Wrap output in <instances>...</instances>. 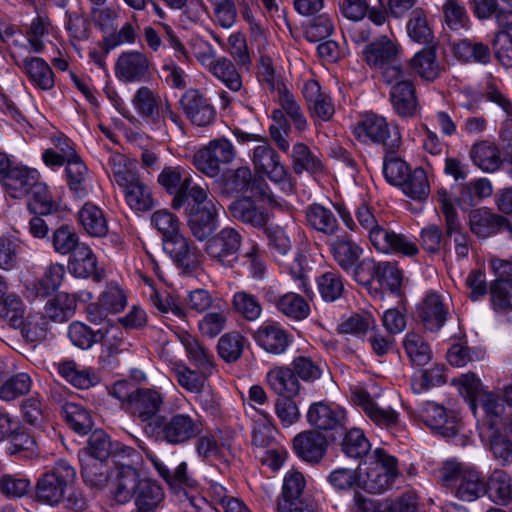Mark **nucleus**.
<instances>
[{
    "label": "nucleus",
    "mask_w": 512,
    "mask_h": 512,
    "mask_svg": "<svg viewBox=\"0 0 512 512\" xmlns=\"http://www.w3.org/2000/svg\"><path fill=\"white\" fill-rule=\"evenodd\" d=\"M305 220L310 228L329 237L337 235L340 231V224L334 211L318 203L306 208Z\"/></svg>",
    "instance_id": "obj_31"
},
{
    "label": "nucleus",
    "mask_w": 512,
    "mask_h": 512,
    "mask_svg": "<svg viewBox=\"0 0 512 512\" xmlns=\"http://www.w3.org/2000/svg\"><path fill=\"white\" fill-rule=\"evenodd\" d=\"M291 158L292 168L296 174H301L304 171L316 173L323 169L320 158L304 143L294 144Z\"/></svg>",
    "instance_id": "obj_50"
},
{
    "label": "nucleus",
    "mask_w": 512,
    "mask_h": 512,
    "mask_svg": "<svg viewBox=\"0 0 512 512\" xmlns=\"http://www.w3.org/2000/svg\"><path fill=\"white\" fill-rule=\"evenodd\" d=\"M99 343L102 344L99 359L105 365L111 366L116 363L117 356L128 350L130 344L124 338V332L115 325H108L101 328Z\"/></svg>",
    "instance_id": "obj_29"
},
{
    "label": "nucleus",
    "mask_w": 512,
    "mask_h": 512,
    "mask_svg": "<svg viewBox=\"0 0 512 512\" xmlns=\"http://www.w3.org/2000/svg\"><path fill=\"white\" fill-rule=\"evenodd\" d=\"M68 268L75 277H93L96 281L101 280L97 270V257L84 242L70 255Z\"/></svg>",
    "instance_id": "obj_33"
},
{
    "label": "nucleus",
    "mask_w": 512,
    "mask_h": 512,
    "mask_svg": "<svg viewBox=\"0 0 512 512\" xmlns=\"http://www.w3.org/2000/svg\"><path fill=\"white\" fill-rule=\"evenodd\" d=\"M353 401L378 426L388 428L398 422L399 415L396 411L391 408L380 407L365 390H356L353 393Z\"/></svg>",
    "instance_id": "obj_32"
},
{
    "label": "nucleus",
    "mask_w": 512,
    "mask_h": 512,
    "mask_svg": "<svg viewBox=\"0 0 512 512\" xmlns=\"http://www.w3.org/2000/svg\"><path fill=\"white\" fill-rule=\"evenodd\" d=\"M335 262L344 270L355 272L359 266L358 261L362 254V248L348 235L337 236L329 244Z\"/></svg>",
    "instance_id": "obj_30"
},
{
    "label": "nucleus",
    "mask_w": 512,
    "mask_h": 512,
    "mask_svg": "<svg viewBox=\"0 0 512 512\" xmlns=\"http://www.w3.org/2000/svg\"><path fill=\"white\" fill-rule=\"evenodd\" d=\"M408 36L419 44H428L433 39V32L427 19V11L421 7L414 8L407 23Z\"/></svg>",
    "instance_id": "obj_53"
},
{
    "label": "nucleus",
    "mask_w": 512,
    "mask_h": 512,
    "mask_svg": "<svg viewBox=\"0 0 512 512\" xmlns=\"http://www.w3.org/2000/svg\"><path fill=\"white\" fill-rule=\"evenodd\" d=\"M399 186L402 187L405 195L417 201L427 199L430 192L427 175L422 168H416L413 172H410Z\"/></svg>",
    "instance_id": "obj_58"
},
{
    "label": "nucleus",
    "mask_w": 512,
    "mask_h": 512,
    "mask_svg": "<svg viewBox=\"0 0 512 512\" xmlns=\"http://www.w3.org/2000/svg\"><path fill=\"white\" fill-rule=\"evenodd\" d=\"M441 478L443 485L453 489L460 500L470 502L486 494V481L481 474L460 463H445Z\"/></svg>",
    "instance_id": "obj_4"
},
{
    "label": "nucleus",
    "mask_w": 512,
    "mask_h": 512,
    "mask_svg": "<svg viewBox=\"0 0 512 512\" xmlns=\"http://www.w3.org/2000/svg\"><path fill=\"white\" fill-rule=\"evenodd\" d=\"M492 185L486 178L460 185L459 201L468 206L476 205L480 200L492 194Z\"/></svg>",
    "instance_id": "obj_61"
},
{
    "label": "nucleus",
    "mask_w": 512,
    "mask_h": 512,
    "mask_svg": "<svg viewBox=\"0 0 512 512\" xmlns=\"http://www.w3.org/2000/svg\"><path fill=\"white\" fill-rule=\"evenodd\" d=\"M38 172L25 167H14L5 180L4 187L9 197L22 199L29 195L34 189L42 190L43 186L38 183Z\"/></svg>",
    "instance_id": "obj_23"
},
{
    "label": "nucleus",
    "mask_w": 512,
    "mask_h": 512,
    "mask_svg": "<svg viewBox=\"0 0 512 512\" xmlns=\"http://www.w3.org/2000/svg\"><path fill=\"white\" fill-rule=\"evenodd\" d=\"M371 244L383 253H400L405 256H414L418 253L417 245L408 237L397 234L379 225L369 236Z\"/></svg>",
    "instance_id": "obj_18"
},
{
    "label": "nucleus",
    "mask_w": 512,
    "mask_h": 512,
    "mask_svg": "<svg viewBox=\"0 0 512 512\" xmlns=\"http://www.w3.org/2000/svg\"><path fill=\"white\" fill-rule=\"evenodd\" d=\"M132 104L141 117L150 120L158 129L161 128V97L157 93L147 86H142L135 92Z\"/></svg>",
    "instance_id": "obj_35"
},
{
    "label": "nucleus",
    "mask_w": 512,
    "mask_h": 512,
    "mask_svg": "<svg viewBox=\"0 0 512 512\" xmlns=\"http://www.w3.org/2000/svg\"><path fill=\"white\" fill-rule=\"evenodd\" d=\"M270 388L280 397L296 396L300 390L299 381L292 369L275 367L267 373Z\"/></svg>",
    "instance_id": "obj_40"
},
{
    "label": "nucleus",
    "mask_w": 512,
    "mask_h": 512,
    "mask_svg": "<svg viewBox=\"0 0 512 512\" xmlns=\"http://www.w3.org/2000/svg\"><path fill=\"white\" fill-rule=\"evenodd\" d=\"M58 372L69 383L80 389H88L99 382L97 374L91 368H80L74 361L60 363Z\"/></svg>",
    "instance_id": "obj_46"
},
{
    "label": "nucleus",
    "mask_w": 512,
    "mask_h": 512,
    "mask_svg": "<svg viewBox=\"0 0 512 512\" xmlns=\"http://www.w3.org/2000/svg\"><path fill=\"white\" fill-rule=\"evenodd\" d=\"M390 102L398 116L402 118L413 117L418 108L413 82L402 80L395 83L390 90Z\"/></svg>",
    "instance_id": "obj_27"
},
{
    "label": "nucleus",
    "mask_w": 512,
    "mask_h": 512,
    "mask_svg": "<svg viewBox=\"0 0 512 512\" xmlns=\"http://www.w3.org/2000/svg\"><path fill=\"white\" fill-rule=\"evenodd\" d=\"M228 211L232 218L258 229H263L270 219L266 208L258 205L250 197L234 200L228 206Z\"/></svg>",
    "instance_id": "obj_21"
},
{
    "label": "nucleus",
    "mask_w": 512,
    "mask_h": 512,
    "mask_svg": "<svg viewBox=\"0 0 512 512\" xmlns=\"http://www.w3.org/2000/svg\"><path fill=\"white\" fill-rule=\"evenodd\" d=\"M307 420L317 430H333L344 425L345 412L334 404L315 402L308 409Z\"/></svg>",
    "instance_id": "obj_24"
},
{
    "label": "nucleus",
    "mask_w": 512,
    "mask_h": 512,
    "mask_svg": "<svg viewBox=\"0 0 512 512\" xmlns=\"http://www.w3.org/2000/svg\"><path fill=\"white\" fill-rule=\"evenodd\" d=\"M317 286L322 299L326 302H334L344 292V284L339 273L328 271L317 278Z\"/></svg>",
    "instance_id": "obj_63"
},
{
    "label": "nucleus",
    "mask_w": 512,
    "mask_h": 512,
    "mask_svg": "<svg viewBox=\"0 0 512 512\" xmlns=\"http://www.w3.org/2000/svg\"><path fill=\"white\" fill-rule=\"evenodd\" d=\"M89 301L92 299L90 292L79 294L58 293L49 299L44 307V315L53 322L63 323L73 317L77 307V300Z\"/></svg>",
    "instance_id": "obj_22"
},
{
    "label": "nucleus",
    "mask_w": 512,
    "mask_h": 512,
    "mask_svg": "<svg viewBox=\"0 0 512 512\" xmlns=\"http://www.w3.org/2000/svg\"><path fill=\"white\" fill-rule=\"evenodd\" d=\"M147 459L152 463L153 467L161 478L170 487H179L188 483L187 463L181 462L173 471L170 470L151 450L145 446H140Z\"/></svg>",
    "instance_id": "obj_45"
},
{
    "label": "nucleus",
    "mask_w": 512,
    "mask_h": 512,
    "mask_svg": "<svg viewBox=\"0 0 512 512\" xmlns=\"http://www.w3.org/2000/svg\"><path fill=\"white\" fill-rule=\"evenodd\" d=\"M68 337L74 346L86 350L98 343L101 337V328L93 331L83 322L73 321L68 327Z\"/></svg>",
    "instance_id": "obj_62"
},
{
    "label": "nucleus",
    "mask_w": 512,
    "mask_h": 512,
    "mask_svg": "<svg viewBox=\"0 0 512 512\" xmlns=\"http://www.w3.org/2000/svg\"><path fill=\"white\" fill-rule=\"evenodd\" d=\"M180 107L193 125L205 127L215 118L210 100L197 89H188L180 98Z\"/></svg>",
    "instance_id": "obj_15"
},
{
    "label": "nucleus",
    "mask_w": 512,
    "mask_h": 512,
    "mask_svg": "<svg viewBox=\"0 0 512 512\" xmlns=\"http://www.w3.org/2000/svg\"><path fill=\"white\" fill-rule=\"evenodd\" d=\"M152 225L163 235V249L184 272L196 270L202 263L199 249L180 233V222L168 210L155 211Z\"/></svg>",
    "instance_id": "obj_1"
},
{
    "label": "nucleus",
    "mask_w": 512,
    "mask_h": 512,
    "mask_svg": "<svg viewBox=\"0 0 512 512\" xmlns=\"http://www.w3.org/2000/svg\"><path fill=\"white\" fill-rule=\"evenodd\" d=\"M128 457L131 458L130 464L117 467L114 482V497L118 503L124 504L129 502L140 486L143 480L140 478L138 471L132 465H141V456L130 447L123 449Z\"/></svg>",
    "instance_id": "obj_11"
},
{
    "label": "nucleus",
    "mask_w": 512,
    "mask_h": 512,
    "mask_svg": "<svg viewBox=\"0 0 512 512\" xmlns=\"http://www.w3.org/2000/svg\"><path fill=\"white\" fill-rule=\"evenodd\" d=\"M241 242L242 236L236 229L225 227L206 240L205 252L213 261L231 268L238 260Z\"/></svg>",
    "instance_id": "obj_9"
},
{
    "label": "nucleus",
    "mask_w": 512,
    "mask_h": 512,
    "mask_svg": "<svg viewBox=\"0 0 512 512\" xmlns=\"http://www.w3.org/2000/svg\"><path fill=\"white\" fill-rule=\"evenodd\" d=\"M411 69L422 79L433 81L442 73V67L437 61L436 51L433 47L423 48L410 60Z\"/></svg>",
    "instance_id": "obj_41"
},
{
    "label": "nucleus",
    "mask_w": 512,
    "mask_h": 512,
    "mask_svg": "<svg viewBox=\"0 0 512 512\" xmlns=\"http://www.w3.org/2000/svg\"><path fill=\"white\" fill-rule=\"evenodd\" d=\"M31 386L32 379L27 373H17L0 386V398L4 401H12L27 394Z\"/></svg>",
    "instance_id": "obj_64"
},
{
    "label": "nucleus",
    "mask_w": 512,
    "mask_h": 512,
    "mask_svg": "<svg viewBox=\"0 0 512 512\" xmlns=\"http://www.w3.org/2000/svg\"><path fill=\"white\" fill-rule=\"evenodd\" d=\"M81 461V476L83 481L91 487L98 489L103 488L107 484L109 478V470L105 464L106 460L87 457Z\"/></svg>",
    "instance_id": "obj_55"
},
{
    "label": "nucleus",
    "mask_w": 512,
    "mask_h": 512,
    "mask_svg": "<svg viewBox=\"0 0 512 512\" xmlns=\"http://www.w3.org/2000/svg\"><path fill=\"white\" fill-rule=\"evenodd\" d=\"M178 339L185 348L188 359L198 369H214L213 354L195 336L182 332L178 334Z\"/></svg>",
    "instance_id": "obj_42"
},
{
    "label": "nucleus",
    "mask_w": 512,
    "mask_h": 512,
    "mask_svg": "<svg viewBox=\"0 0 512 512\" xmlns=\"http://www.w3.org/2000/svg\"><path fill=\"white\" fill-rule=\"evenodd\" d=\"M452 50L455 58L464 63L486 65L491 60L489 46L475 39H460L453 43Z\"/></svg>",
    "instance_id": "obj_36"
},
{
    "label": "nucleus",
    "mask_w": 512,
    "mask_h": 512,
    "mask_svg": "<svg viewBox=\"0 0 512 512\" xmlns=\"http://www.w3.org/2000/svg\"><path fill=\"white\" fill-rule=\"evenodd\" d=\"M419 416L426 426L443 437H453L458 431L456 418L435 402L422 404Z\"/></svg>",
    "instance_id": "obj_19"
},
{
    "label": "nucleus",
    "mask_w": 512,
    "mask_h": 512,
    "mask_svg": "<svg viewBox=\"0 0 512 512\" xmlns=\"http://www.w3.org/2000/svg\"><path fill=\"white\" fill-rule=\"evenodd\" d=\"M159 184L171 195L172 207L180 209L188 200L191 199V191L195 185H192V178L181 167H164L158 176Z\"/></svg>",
    "instance_id": "obj_13"
},
{
    "label": "nucleus",
    "mask_w": 512,
    "mask_h": 512,
    "mask_svg": "<svg viewBox=\"0 0 512 512\" xmlns=\"http://www.w3.org/2000/svg\"><path fill=\"white\" fill-rule=\"evenodd\" d=\"M78 221L91 237L102 238L108 234V222L103 210L92 202H86L78 211Z\"/></svg>",
    "instance_id": "obj_38"
},
{
    "label": "nucleus",
    "mask_w": 512,
    "mask_h": 512,
    "mask_svg": "<svg viewBox=\"0 0 512 512\" xmlns=\"http://www.w3.org/2000/svg\"><path fill=\"white\" fill-rule=\"evenodd\" d=\"M477 407H481L485 413L488 427H491L492 422L495 423L494 427H498L505 409L504 402L498 395L488 391L479 393L471 402L474 411Z\"/></svg>",
    "instance_id": "obj_49"
},
{
    "label": "nucleus",
    "mask_w": 512,
    "mask_h": 512,
    "mask_svg": "<svg viewBox=\"0 0 512 512\" xmlns=\"http://www.w3.org/2000/svg\"><path fill=\"white\" fill-rule=\"evenodd\" d=\"M62 415L67 425L76 433L85 435L93 426L90 412L80 404L66 402L62 406Z\"/></svg>",
    "instance_id": "obj_52"
},
{
    "label": "nucleus",
    "mask_w": 512,
    "mask_h": 512,
    "mask_svg": "<svg viewBox=\"0 0 512 512\" xmlns=\"http://www.w3.org/2000/svg\"><path fill=\"white\" fill-rule=\"evenodd\" d=\"M184 206L192 235L199 241L207 240L218 227L217 218L221 205L206 189L195 185L191 191V199Z\"/></svg>",
    "instance_id": "obj_3"
},
{
    "label": "nucleus",
    "mask_w": 512,
    "mask_h": 512,
    "mask_svg": "<svg viewBox=\"0 0 512 512\" xmlns=\"http://www.w3.org/2000/svg\"><path fill=\"white\" fill-rule=\"evenodd\" d=\"M373 457L374 461L369 464L365 473L359 472L358 487L368 493L377 494L389 489L399 472L397 459L385 450L377 448Z\"/></svg>",
    "instance_id": "obj_5"
},
{
    "label": "nucleus",
    "mask_w": 512,
    "mask_h": 512,
    "mask_svg": "<svg viewBox=\"0 0 512 512\" xmlns=\"http://www.w3.org/2000/svg\"><path fill=\"white\" fill-rule=\"evenodd\" d=\"M143 428L148 437L170 446L185 445L203 431L202 422L197 415L182 412L161 415Z\"/></svg>",
    "instance_id": "obj_2"
},
{
    "label": "nucleus",
    "mask_w": 512,
    "mask_h": 512,
    "mask_svg": "<svg viewBox=\"0 0 512 512\" xmlns=\"http://www.w3.org/2000/svg\"><path fill=\"white\" fill-rule=\"evenodd\" d=\"M354 131L358 138L382 144L388 152H394L401 143L398 127L388 124L384 117L373 113L366 114Z\"/></svg>",
    "instance_id": "obj_7"
},
{
    "label": "nucleus",
    "mask_w": 512,
    "mask_h": 512,
    "mask_svg": "<svg viewBox=\"0 0 512 512\" xmlns=\"http://www.w3.org/2000/svg\"><path fill=\"white\" fill-rule=\"evenodd\" d=\"M402 278V272L397 265L389 261L363 260L355 269L356 281L370 284L372 280H376L382 288L392 293L400 290Z\"/></svg>",
    "instance_id": "obj_8"
},
{
    "label": "nucleus",
    "mask_w": 512,
    "mask_h": 512,
    "mask_svg": "<svg viewBox=\"0 0 512 512\" xmlns=\"http://www.w3.org/2000/svg\"><path fill=\"white\" fill-rule=\"evenodd\" d=\"M120 188L123 190L125 200L131 209L135 211H148L152 208L153 199L151 191L138 174Z\"/></svg>",
    "instance_id": "obj_39"
},
{
    "label": "nucleus",
    "mask_w": 512,
    "mask_h": 512,
    "mask_svg": "<svg viewBox=\"0 0 512 512\" xmlns=\"http://www.w3.org/2000/svg\"><path fill=\"white\" fill-rule=\"evenodd\" d=\"M20 67L35 87L47 91L54 87L55 79L52 68L40 57H27Z\"/></svg>",
    "instance_id": "obj_37"
},
{
    "label": "nucleus",
    "mask_w": 512,
    "mask_h": 512,
    "mask_svg": "<svg viewBox=\"0 0 512 512\" xmlns=\"http://www.w3.org/2000/svg\"><path fill=\"white\" fill-rule=\"evenodd\" d=\"M67 183L77 198H84L88 194V168L79 157L66 163Z\"/></svg>",
    "instance_id": "obj_47"
},
{
    "label": "nucleus",
    "mask_w": 512,
    "mask_h": 512,
    "mask_svg": "<svg viewBox=\"0 0 512 512\" xmlns=\"http://www.w3.org/2000/svg\"><path fill=\"white\" fill-rule=\"evenodd\" d=\"M275 94H277V99L282 110L290 118L294 127L300 132L304 131L307 128V120L294 95L286 86L275 92Z\"/></svg>",
    "instance_id": "obj_59"
},
{
    "label": "nucleus",
    "mask_w": 512,
    "mask_h": 512,
    "mask_svg": "<svg viewBox=\"0 0 512 512\" xmlns=\"http://www.w3.org/2000/svg\"><path fill=\"white\" fill-rule=\"evenodd\" d=\"M448 315L447 298L435 292L428 293L419 308V318L424 327L430 331L441 329Z\"/></svg>",
    "instance_id": "obj_20"
},
{
    "label": "nucleus",
    "mask_w": 512,
    "mask_h": 512,
    "mask_svg": "<svg viewBox=\"0 0 512 512\" xmlns=\"http://www.w3.org/2000/svg\"><path fill=\"white\" fill-rule=\"evenodd\" d=\"M496 498L501 504L512 501V479L503 470H494L486 482V492Z\"/></svg>",
    "instance_id": "obj_60"
},
{
    "label": "nucleus",
    "mask_w": 512,
    "mask_h": 512,
    "mask_svg": "<svg viewBox=\"0 0 512 512\" xmlns=\"http://www.w3.org/2000/svg\"><path fill=\"white\" fill-rule=\"evenodd\" d=\"M302 92L312 116L328 121L334 115L332 99L322 91L318 81L314 79L306 81Z\"/></svg>",
    "instance_id": "obj_26"
},
{
    "label": "nucleus",
    "mask_w": 512,
    "mask_h": 512,
    "mask_svg": "<svg viewBox=\"0 0 512 512\" xmlns=\"http://www.w3.org/2000/svg\"><path fill=\"white\" fill-rule=\"evenodd\" d=\"M165 403V395L154 388H138L131 392L128 404L133 416L144 425L154 422Z\"/></svg>",
    "instance_id": "obj_10"
},
{
    "label": "nucleus",
    "mask_w": 512,
    "mask_h": 512,
    "mask_svg": "<svg viewBox=\"0 0 512 512\" xmlns=\"http://www.w3.org/2000/svg\"><path fill=\"white\" fill-rule=\"evenodd\" d=\"M210 72L231 91L238 92L242 88L241 75L229 59L216 58L210 65Z\"/></svg>",
    "instance_id": "obj_57"
},
{
    "label": "nucleus",
    "mask_w": 512,
    "mask_h": 512,
    "mask_svg": "<svg viewBox=\"0 0 512 512\" xmlns=\"http://www.w3.org/2000/svg\"><path fill=\"white\" fill-rule=\"evenodd\" d=\"M403 346L412 365L424 366L431 360L432 351L421 335L415 332L407 333Z\"/></svg>",
    "instance_id": "obj_54"
},
{
    "label": "nucleus",
    "mask_w": 512,
    "mask_h": 512,
    "mask_svg": "<svg viewBox=\"0 0 512 512\" xmlns=\"http://www.w3.org/2000/svg\"><path fill=\"white\" fill-rule=\"evenodd\" d=\"M251 158L258 173H263L270 180L278 183L287 180V170L281 164L278 153L267 140H261V143L253 149Z\"/></svg>",
    "instance_id": "obj_17"
},
{
    "label": "nucleus",
    "mask_w": 512,
    "mask_h": 512,
    "mask_svg": "<svg viewBox=\"0 0 512 512\" xmlns=\"http://www.w3.org/2000/svg\"><path fill=\"white\" fill-rule=\"evenodd\" d=\"M468 225L472 234L478 239H487L502 231H507L512 239L510 221L486 207L471 210L468 215Z\"/></svg>",
    "instance_id": "obj_12"
},
{
    "label": "nucleus",
    "mask_w": 512,
    "mask_h": 512,
    "mask_svg": "<svg viewBox=\"0 0 512 512\" xmlns=\"http://www.w3.org/2000/svg\"><path fill=\"white\" fill-rule=\"evenodd\" d=\"M267 300L274 304L277 310L286 317L301 321L310 314L308 302L299 294L287 292L283 295H276L272 290L266 293Z\"/></svg>",
    "instance_id": "obj_28"
},
{
    "label": "nucleus",
    "mask_w": 512,
    "mask_h": 512,
    "mask_svg": "<svg viewBox=\"0 0 512 512\" xmlns=\"http://www.w3.org/2000/svg\"><path fill=\"white\" fill-rule=\"evenodd\" d=\"M212 369L192 370L187 366H181L175 370L178 384L190 393L200 394L204 391L207 378L212 374Z\"/></svg>",
    "instance_id": "obj_56"
},
{
    "label": "nucleus",
    "mask_w": 512,
    "mask_h": 512,
    "mask_svg": "<svg viewBox=\"0 0 512 512\" xmlns=\"http://www.w3.org/2000/svg\"><path fill=\"white\" fill-rule=\"evenodd\" d=\"M469 154L473 163L484 172H494L502 163L498 148L488 141L474 144Z\"/></svg>",
    "instance_id": "obj_44"
},
{
    "label": "nucleus",
    "mask_w": 512,
    "mask_h": 512,
    "mask_svg": "<svg viewBox=\"0 0 512 512\" xmlns=\"http://www.w3.org/2000/svg\"><path fill=\"white\" fill-rule=\"evenodd\" d=\"M246 343V337L237 331L225 333L218 340V355L226 363H234L241 358Z\"/></svg>",
    "instance_id": "obj_51"
},
{
    "label": "nucleus",
    "mask_w": 512,
    "mask_h": 512,
    "mask_svg": "<svg viewBox=\"0 0 512 512\" xmlns=\"http://www.w3.org/2000/svg\"><path fill=\"white\" fill-rule=\"evenodd\" d=\"M400 46L391 38L383 35L369 43L363 50L366 63L372 68H384L397 62Z\"/></svg>",
    "instance_id": "obj_25"
},
{
    "label": "nucleus",
    "mask_w": 512,
    "mask_h": 512,
    "mask_svg": "<svg viewBox=\"0 0 512 512\" xmlns=\"http://www.w3.org/2000/svg\"><path fill=\"white\" fill-rule=\"evenodd\" d=\"M115 74L125 83L142 82L151 75V62L143 52L126 51L121 53L116 61Z\"/></svg>",
    "instance_id": "obj_14"
},
{
    "label": "nucleus",
    "mask_w": 512,
    "mask_h": 512,
    "mask_svg": "<svg viewBox=\"0 0 512 512\" xmlns=\"http://www.w3.org/2000/svg\"><path fill=\"white\" fill-rule=\"evenodd\" d=\"M487 427L485 434L490 441V450L494 457L502 464L512 463V437L506 431H502L499 427Z\"/></svg>",
    "instance_id": "obj_48"
},
{
    "label": "nucleus",
    "mask_w": 512,
    "mask_h": 512,
    "mask_svg": "<svg viewBox=\"0 0 512 512\" xmlns=\"http://www.w3.org/2000/svg\"><path fill=\"white\" fill-rule=\"evenodd\" d=\"M257 344L271 354H282L290 344L288 333L275 324H263L254 334Z\"/></svg>",
    "instance_id": "obj_34"
},
{
    "label": "nucleus",
    "mask_w": 512,
    "mask_h": 512,
    "mask_svg": "<svg viewBox=\"0 0 512 512\" xmlns=\"http://www.w3.org/2000/svg\"><path fill=\"white\" fill-rule=\"evenodd\" d=\"M328 448L327 437L317 430H306L293 439V450L303 461L315 465L324 458Z\"/></svg>",
    "instance_id": "obj_16"
},
{
    "label": "nucleus",
    "mask_w": 512,
    "mask_h": 512,
    "mask_svg": "<svg viewBox=\"0 0 512 512\" xmlns=\"http://www.w3.org/2000/svg\"><path fill=\"white\" fill-rule=\"evenodd\" d=\"M236 157L233 144L226 138L211 140L193 156V164L198 171L208 177L218 176Z\"/></svg>",
    "instance_id": "obj_6"
},
{
    "label": "nucleus",
    "mask_w": 512,
    "mask_h": 512,
    "mask_svg": "<svg viewBox=\"0 0 512 512\" xmlns=\"http://www.w3.org/2000/svg\"><path fill=\"white\" fill-rule=\"evenodd\" d=\"M136 507L143 512L155 511L164 500L161 486L150 479H143L133 496Z\"/></svg>",
    "instance_id": "obj_43"
}]
</instances>
